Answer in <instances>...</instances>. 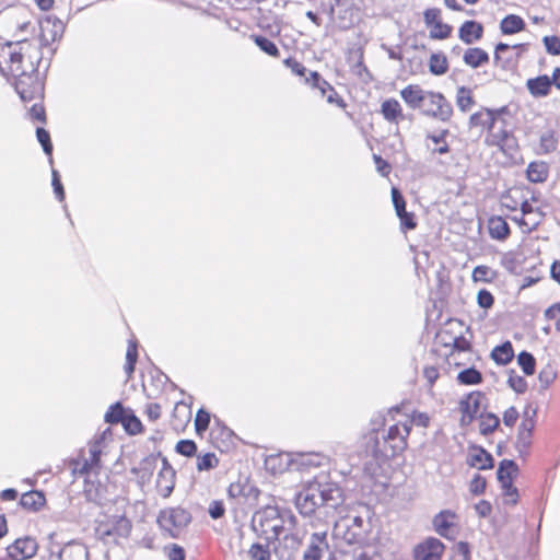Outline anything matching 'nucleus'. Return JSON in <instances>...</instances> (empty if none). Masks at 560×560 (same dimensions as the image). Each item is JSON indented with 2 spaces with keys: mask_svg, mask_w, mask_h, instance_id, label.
<instances>
[{
  "mask_svg": "<svg viewBox=\"0 0 560 560\" xmlns=\"http://www.w3.org/2000/svg\"><path fill=\"white\" fill-rule=\"evenodd\" d=\"M122 424L126 431L130 434H137L142 430V424L140 420L136 416L130 415L128 412L122 421Z\"/></svg>",
  "mask_w": 560,
  "mask_h": 560,
  "instance_id": "obj_49",
  "label": "nucleus"
},
{
  "mask_svg": "<svg viewBox=\"0 0 560 560\" xmlns=\"http://www.w3.org/2000/svg\"><path fill=\"white\" fill-rule=\"evenodd\" d=\"M488 230L493 240L504 241L510 235V226L501 217H491L488 220Z\"/></svg>",
  "mask_w": 560,
  "mask_h": 560,
  "instance_id": "obj_24",
  "label": "nucleus"
},
{
  "mask_svg": "<svg viewBox=\"0 0 560 560\" xmlns=\"http://www.w3.org/2000/svg\"><path fill=\"white\" fill-rule=\"evenodd\" d=\"M429 92L418 84H409L400 91V97L411 109H419L427 102Z\"/></svg>",
  "mask_w": 560,
  "mask_h": 560,
  "instance_id": "obj_15",
  "label": "nucleus"
},
{
  "mask_svg": "<svg viewBox=\"0 0 560 560\" xmlns=\"http://www.w3.org/2000/svg\"><path fill=\"white\" fill-rule=\"evenodd\" d=\"M381 113L384 118L390 122H397L402 118V108L399 102L395 98H389L383 102Z\"/></svg>",
  "mask_w": 560,
  "mask_h": 560,
  "instance_id": "obj_28",
  "label": "nucleus"
},
{
  "mask_svg": "<svg viewBox=\"0 0 560 560\" xmlns=\"http://www.w3.org/2000/svg\"><path fill=\"white\" fill-rule=\"evenodd\" d=\"M478 304L483 308H489L493 304V296L487 290H480L477 295Z\"/></svg>",
  "mask_w": 560,
  "mask_h": 560,
  "instance_id": "obj_63",
  "label": "nucleus"
},
{
  "mask_svg": "<svg viewBox=\"0 0 560 560\" xmlns=\"http://www.w3.org/2000/svg\"><path fill=\"white\" fill-rule=\"evenodd\" d=\"M127 411L122 408V406L117 402L110 406L109 410L105 413V421L109 423H117L124 421Z\"/></svg>",
  "mask_w": 560,
  "mask_h": 560,
  "instance_id": "obj_43",
  "label": "nucleus"
},
{
  "mask_svg": "<svg viewBox=\"0 0 560 560\" xmlns=\"http://www.w3.org/2000/svg\"><path fill=\"white\" fill-rule=\"evenodd\" d=\"M429 69L435 75L444 74L448 69L447 59L442 54H433L429 60Z\"/></svg>",
  "mask_w": 560,
  "mask_h": 560,
  "instance_id": "obj_37",
  "label": "nucleus"
},
{
  "mask_svg": "<svg viewBox=\"0 0 560 560\" xmlns=\"http://www.w3.org/2000/svg\"><path fill=\"white\" fill-rule=\"evenodd\" d=\"M526 174L532 183H542L548 177V165L544 162H532L527 167Z\"/></svg>",
  "mask_w": 560,
  "mask_h": 560,
  "instance_id": "obj_31",
  "label": "nucleus"
},
{
  "mask_svg": "<svg viewBox=\"0 0 560 560\" xmlns=\"http://www.w3.org/2000/svg\"><path fill=\"white\" fill-rule=\"evenodd\" d=\"M483 398L482 393L472 392L459 401L463 423H469L479 413Z\"/></svg>",
  "mask_w": 560,
  "mask_h": 560,
  "instance_id": "obj_12",
  "label": "nucleus"
},
{
  "mask_svg": "<svg viewBox=\"0 0 560 560\" xmlns=\"http://www.w3.org/2000/svg\"><path fill=\"white\" fill-rule=\"evenodd\" d=\"M37 552V542L31 537L18 538L7 548L10 560H27Z\"/></svg>",
  "mask_w": 560,
  "mask_h": 560,
  "instance_id": "obj_11",
  "label": "nucleus"
},
{
  "mask_svg": "<svg viewBox=\"0 0 560 560\" xmlns=\"http://www.w3.org/2000/svg\"><path fill=\"white\" fill-rule=\"evenodd\" d=\"M250 38L255 42V44L267 55L277 57L279 55V49L268 38L259 35H252Z\"/></svg>",
  "mask_w": 560,
  "mask_h": 560,
  "instance_id": "obj_40",
  "label": "nucleus"
},
{
  "mask_svg": "<svg viewBox=\"0 0 560 560\" xmlns=\"http://www.w3.org/2000/svg\"><path fill=\"white\" fill-rule=\"evenodd\" d=\"M483 27L480 23L475 21H466L458 31L459 38L465 44H472L479 40L482 36Z\"/></svg>",
  "mask_w": 560,
  "mask_h": 560,
  "instance_id": "obj_22",
  "label": "nucleus"
},
{
  "mask_svg": "<svg viewBox=\"0 0 560 560\" xmlns=\"http://www.w3.org/2000/svg\"><path fill=\"white\" fill-rule=\"evenodd\" d=\"M209 423H210V413L203 409H199L196 415V419H195L196 431L198 433L206 431L208 429Z\"/></svg>",
  "mask_w": 560,
  "mask_h": 560,
  "instance_id": "obj_51",
  "label": "nucleus"
},
{
  "mask_svg": "<svg viewBox=\"0 0 560 560\" xmlns=\"http://www.w3.org/2000/svg\"><path fill=\"white\" fill-rule=\"evenodd\" d=\"M249 556L254 560H269V549L260 544H254L249 549Z\"/></svg>",
  "mask_w": 560,
  "mask_h": 560,
  "instance_id": "obj_53",
  "label": "nucleus"
},
{
  "mask_svg": "<svg viewBox=\"0 0 560 560\" xmlns=\"http://www.w3.org/2000/svg\"><path fill=\"white\" fill-rule=\"evenodd\" d=\"M296 518L290 512L281 513L277 506H265L254 516V523L258 524L267 539H278L285 529L295 525Z\"/></svg>",
  "mask_w": 560,
  "mask_h": 560,
  "instance_id": "obj_3",
  "label": "nucleus"
},
{
  "mask_svg": "<svg viewBox=\"0 0 560 560\" xmlns=\"http://www.w3.org/2000/svg\"><path fill=\"white\" fill-rule=\"evenodd\" d=\"M487 143L490 145H497L504 153H511L516 149L515 138L505 129L499 128L498 130L492 129L488 137Z\"/></svg>",
  "mask_w": 560,
  "mask_h": 560,
  "instance_id": "obj_16",
  "label": "nucleus"
},
{
  "mask_svg": "<svg viewBox=\"0 0 560 560\" xmlns=\"http://www.w3.org/2000/svg\"><path fill=\"white\" fill-rule=\"evenodd\" d=\"M46 502L44 494L39 491H30L21 497L20 503L23 508L30 510H38Z\"/></svg>",
  "mask_w": 560,
  "mask_h": 560,
  "instance_id": "obj_34",
  "label": "nucleus"
},
{
  "mask_svg": "<svg viewBox=\"0 0 560 560\" xmlns=\"http://www.w3.org/2000/svg\"><path fill=\"white\" fill-rule=\"evenodd\" d=\"M517 362L526 375H532L535 372V359L534 357L523 351L517 357Z\"/></svg>",
  "mask_w": 560,
  "mask_h": 560,
  "instance_id": "obj_45",
  "label": "nucleus"
},
{
  "mask_svg": "<svg viewBox=\"0 0 560 560\" xmlns=\"http://www.w3.org/2000/svg\"><path fill=\"white\" fill-rule=\"evenodd\" d=\"M310 77H305L306 82H311L312 84L320 91L323 96H326V100L330 104L343 105L342 100H340L334 89L324 80H320L319 74L317 72H310Z\"/></svg>",
  "mask_w": 560,
  "mask_h": 560,
  "instance_id": "obj_18",
  "label": "nucleus"
},
{
  "mask_svg": "<svg viewBox=\"0 0 560 560\" xmlns=\"http://www.w3.org/2000/svg\"><path fill=\"white\" fill-rule=\"evenodd\" d=\"M39 51L35 42L20 38L0 46V71L4 75L18 77L36 72Z\"/></svg>",
  "mask_w": 560,
  "mask_h": 560,
  "instance_id": "obj_1",
  "label": "nucleus"
},
{
  "mask_svg": "<svg viewBox=\"0 0 560 560\" xmlns=\"http://www.w3.org/2000/svg\"><path fill=\"white\" fill-rule=\"evenodd\" d=\"M61 560H89L88 548L78 541L67 544L60 551Z\"/></svg>",
  "mask_w": 560,
  "mask_h": 560,
  "instance_id": "obj_23",
  "label": "nucleus"
},
{
  "mask_svg": "<svg viewBox=\"0 0 560 560\" xmlns=\"http://www.w3.org/2000/svg\"><path fill=\"white\" fill-rule=\"evenodd\" d=\"M469 125L470 127L488 129L490 132L497 126V116L490 109H481L470 116Z\"/></svg>",
  "mask_w": 560,
  "mask_h": 560,
  "instance_id": "obj_20",
  "label": "nucleus"
},
{
  "mask_svg": "<svg viewBox=\"0 0 560 560\" xmlns=\"http://www.w3.org/2000/svg\"><path fill=\"white\" fill-rule=\"evenodd\" d=\"M429 417L427 413H413L410 421L396 423L389 427L382 440L376 439L373 455L380 459H389L402 453L407 447V438L410 434L411 424L428 427Z\"/></svg>",
  "mask_w": 560,
  "mask_h": 560,
  "instance_id": "obj_2",
  "label": "nucleus"
},
{
  "mask_svg": "<svg viewBox=\"0 0 560 560\" xmlns=\"http://www.w3.org/2000/svg\"><path fill=\"white\" fill-rule=\"evenodd\" d=\"M317 483L320 503L323 506L337 509L343 502V492L341 488L331 481L314 480Z\"/></svg>",
  "mask_w": 560,
  "mask_h": 560,
  "instance_id": "obj_8",
  "label": "nucleus"
},
{
  "mask_svg": "<svg viewBox=\"0 0 560 560\" xmlns=\"http://www.w3.org/2000/svg\"><path fill=\"white\" fill-rule=\"evenodd\" d=\"M457 380L460 384L476 385L481 383L482 376L479 371L470 368L459 372Z\"/></svg>",
  "mask_w": 560,
  "mask_h": 560,
  "instance_id": "obj_39",
  "label": "nucleus"
},
{
  "mask_svg": "<svg viewBox=\"0 0 560 560\" xmlns=\"http://www.w3.org/2000/svg\"><path fill=\"white\" fill-rule=\"evenodd\" d=\"M558 140L552 131L544 132L539 140V154H548L557 149Z\"/></svg>",
  "mask_w": 560,
  "mask_h": 560,
  "instance_id": "obj_38",
  "label": "nucleus"
},
{
  "mask_svg": "<svg viewBox=\"0 0 560 560\" xmlns=\"http://www.w3.org/2000/svg\"><path fill=\"white\" fill-rule=\"evenodd\" d=\"M444 549L441 540L430 537L415 547L413 558L415 560H441Z\"/></svg>",
  "mask_w": 560,
  "mask_h": 560,
  "instance_id": "obj_10",
  "label": "nucleus"
},
{
  "mask_svg": "<svg viewBox=\"0 0 560 560\" xmlns=\"http://www.w3.org/2000/svg\"><path fill=\"white\" fill-rule=\"evenodd\" d=\"M542 212L539 210L533 214H526L525 217H513V221L518 224L523 233H530L537 229L542 220Z\"/></svg>",
  "mask_w": 560,
  "mask_h": 560,
  "instance_id": "obj_29",
  "label": "nucleus"
},
{
  "mask_svg": "<svg viewBox=\"0 0 560 560\" xmlns=\"http://www.w3.org/2000/svg\"><path fill=\"white\" fill-rule=\"evenodd\" d=\"M284 63L296 75L305 77V74L307 72L306 68L303 65H301L300 62H298L295 59L288 58L284 60Z\"/></svg>",
  "mask_w": 560,
  "mask_h": 560,
  "instance_id": "obj_64",
  "label": "nucleus"
},
{
  "mask_svg": "<svg viewBox=\"0 0 560 560\" xmlns=\"http://www.w3.org/2000/svg\"><path fill=\"white\" fill-rule=\"evenodd\" d=\"M513 347L510 341H506L501 346H497L491 352V358L493 361L501 365L508 364L513 359Z\"/></svg>",
  "mask_w": 560,
  "mask_h": 560,
  "instance_id": "obj_32",
  "label": "nucleus"
},
{
  "mask_svg": "<svg viewBox=\"0 0 560 560\" xmlns=\"http://www.w3.org/2000/svg\"><path fill=\"white\" fill-rule=\"evenodd\" d=\"M175 486V471L171 467V465L167 463L165 458L162 459V467L159 471L158 478H156V488L159 493L167 498Z\"/></svg>",
  "mask_w": 560,
  "mask_h": 560,
  "instance_id": "obj_17",
  "label": "nucleus"
},
{
  "mask_svg": "<svg viewBox=\"0 0 560 560\" xmlns=\"http://www.w3.org/2000/svg\"><path fill=\"white\" fill-rule=\"evenodd\" d=\"M350 526L352 527V529L345 533L343 537L349 542L358 541L360 537L365 533V522L363 517L353 516L352 518H343L336 523L335 529L339 535L341 528Z\"/></svg>",
  "mask_w": 560,
  "mask_h": 560,
  "instance_id": "obj_14",
  "label": "nucleus"
},
{
  "mask_svg": "<svg viewBox=\"0 0 560 560\" xmlns=\"http://www.w3.org/2000/svg\"><path fill=\"white\" fill-rule=\"evenodd\" d=\"M158 523L172 537H177L190 523V515L182 508H170L160 512Z\"/></svg>",
  "mask_w": 560,
  "mask_h": 560,
  "instance_id": "obj_4",
  "label": "nucleus"
},
{
  "mask_svg": "<svg viewBox=\"0 0 560 560\" xmlns=\"http://www.w3.org/2000/svg\"><path fill=\"white\" fill-rule=\"evenodd\" d=\"M467 463L478 469H488L493 466L492 456L483 448L475 447L471 450Z\"/></svg>",
  "mask_w": 560,
  "mask_h": 560,
  "instance_id": "obj_25",
  "label": "nucleus"
},
{
  "mask_svg": "<svg viewBox=\"0 0 560 560\" xmlns=\"http://www.w3.org/2000/svg\"><path fill=\"white\" fill-rule=\"evenodd\" d=\"M219 459L213 453H206L197 457V469L199 471L210 470L218 466Z\"/></svg>",
  "mask_w": 560,
  "mask_h": 560,
  "instance_id": "obj_44",
  "label": "nucleus"
},
{
  "mask_svg": "<svg viewBox=\"0 0 560 560\" xmlns=\"http://www.w3.org/2000/svg\"><path fill=\"white\" fill-rule=\"evenodd\" d=\"M105 447V433L96 436L90 444H89V455L97 457L100 459L103 451Z\"/></svg>",
  "mask_w": 560,
  "mask_h": 560,
  "instance_id": "obj_50",
  "label": "nucleus"
},
{
  "mask_svg": "<svg viewBox=\"0 0 560 560\" xmlns=\"http://www.w3.org/2000/svg\"><path fill=\"white\" fill-rule=\"evenodd\" d=\"M34 73L18 75L15 89L23 101L39 100L43 95V84Z\"/></svg>",
  "mask_w": 560,
  "mask_h": 560,
  "instance_id": "obj_7",
  "label": "nucleus"
},
{
  "mask_svg": "<svg viewBox=\"0 0 560 560\" xmlns=\"http://www.w3.org/2000/svg\"><path fill=\"white\" fill-rule=\"evenodd\" d=\"M499 425V418L493 413H487L481 417L480 420V432L482 434H489L493 432Z\"/></svg>",
  "mask_w": 560,
  "mask_h": 560,
  "instance_id": "obj_46",
  "label": "nucleus"
},
{
  "mask_svg": "<svg viewBox=\"0 0 560 560\" xmlns=\"http://www.w3.org/2000/svg\"><path fill=\"white\" fill-rule=\"evenodd\" d=\"M532 442V433L530 432H524L518 429L517 433V440H516V446L522 452L529 447Z\"/></svg>",
  "mask_w": 560,
  "mask_h": 560,
  "instance_id": "obj_60",
  "label": "nucleus"
},
{
  "mask_svg": "<svg viewBox=\"0 0 560 560\" xmlns=\"http://www.w3.org/2000/svg\"><path fill=\"white\" fill-rule=\"evenodd\" d=\"M328 548L327 533H314L310 537V542L303 552V560H322Z\"/></svg>",
  "mask_w": 560,
  "mask_h": 560,
  "instance_id": "obj_13",
  "label": "nucleus"
},
{
  "mask_svg": "<svg viewBox=\"0 0 560 560\" xmlns=\"http://www.w3.org/2000/svg\"><path fill=\"white\" fill-rule=\"evenodd\" d=\"M463 60L467 66L478 68L489 61V55L486 50L479 47H472L465 51Z\"/></svg>",
  "mask_w": 560,
  "mask_h": 560,
  "instance_id": "obj_27",
  "label": "nucleus"
},
{
  "mask_svg": "<svg viewBox=\"0 0 560 560\" xmlns=\"http://www.w3.org/2000/svg\"><path fill=\"white\" fill-rule=\"evenodd\" d=\"M73 472L81 476L95 472L100 468V459L97 457L89 455L85 457L82 455L72 463Z\"/></svg>",
  "mask_w": 560,
  "mask_h": 560,
  "instance_id": "obj_26",
  "label": "nucleus"
},
{
  "mask_svg": "<svg viewBox=\"0 0 560 560\" xmlns=\"http://www.w3.org/2000/svg\"><path fill=\"white\" fill-rule=\"evenodd\" d=\"M501 31L503 34H515L525 27L523 19L515 14H510L501 21Z\"/></svg>",
  "mask_w": 560,
  "mask_h": 560,
  "instance_id": "obj_35",
  "label": "nucleus"
},
{
  "mask_svg": "<svg viewBox=\"0 0 560 560\" xmlns=\"http://www.w3.org/2000/svg\"><path fill=\"white\" fill-rule=\"evenodd\" d=\"M444 343H445L446 346L452 345V346H453V348H454V349H456V350H458V351H466V350H468V349H469V347H470L469 341H468L465 337H462V336H459V337H454V338L452 339V342H451V340H444Z\"/></svg>",
  "mask_w": 560,
  "mask_h": 560,
  "instance_id": "obj_62",
  "label": "nucleus"
},
{
  "mask_svg": "<svg viewBox=\"0 0 560 560\" xmlns=\"http://www.w3.org/2000/svg\"><path fill=\"white\" fill-rule=\"evenodd\" d=\"M176 451L184 456H192L197 451V446L194 441L182 440L177 443Z\"/></svg>",
  "mask_w": 560,
  "mask_h": 560,
  "instance_id": "obj_55",
  "label": "nucleus"
},
{
  "mask_svg": "<svg viewBox=\"0 0 560 560\" xmlns=\"http://www.w3.org/2000/svg\"><path fill=\"white\" fill-rule=\"evenodd\" d=\"M508 384L514 392L518 394L524 393L527 388V383L524 377L515 374L513 371L509 374Z\"/></svg>",
  "mask_w": 560,
  "mask_h": 560,
  "instance_id": "obj_48",
  "label": "nucleus"
},
{
  "mask_svg": "<svg viewBox=\"0 0 560 560\" xmlns=\"http://www.w3.org/2000/svg\"><path fill=\"white\" fill-rule=\"evenodd\" d=\"M546 50L550 55H560V38L557 36H545L542 39Z\"/></svg>",
  "mask_w": 560,
  "mask_h": 560,
  "instance_id": "obj_57",
  "label": "nucleus"
},
{
  "mask_svg": "<svg viewBox=\"0 0 560 560\" xmlns=\"http://www.w3.org/2000/svg\"><path fill=\"white\" fill-rule=\"evenodd\" d=\"M36 136L38 142L42 144L43 150L46 154L51 155L52 152V144L50 141V136L47 130L44 128H37Z\"/></svg>",
  "mask_w": 560,
  "mask_h": 560,
  "instance_id": "obj_52",
  "label": "nucleus"
},
{
  "mask_svg": "<svg viewBox=\"0 0 560 560\" xmlns=\"http://www.w3.org/2000/svg\"><path fill=\"white\" fill-rule=\"evenodd\" d=\"M423 107V114L441 121H448L453 115L451 103L439 92L430 91Z\"/></svg>",
  "mask_w": 560,
  "mask_h": 560,
  "instance_id": "obj_5",
  "label": "nucleus"
},
{
  "mask_svg": "<svg viewBox=\"0 0 560 560\" xmlns=\"http://www.w3.org/2000/svg\"><path fill=\"white\" fill-rule=\"evenodd\" d=\"M137 345L133 341H130L127 348L126 352V364H125V372L128 376H131V374L135 371V364L137 362Z\"/></svg>",
  "mask_w": 560,
  "mask_h": 560,
  "instance_id": "obj_42",
  "label": "nucleus"
},
{
  "mask_svg": "<svg viewBox=\"0 0 560 560\" xmlns=\"http://www.w3.org/2000/svg\"><path fill=\"white\" fill-rule=\"evenodd\" d=\"M452 33V26L440 21L430 28V38L432 39H445L450 37Z\"/></svg>",
  "mask_w": 560,
  "mask_h": 560,
  "instance_id": "obj_47",
  "label": "nucleus"
},
{
  "mask_svg": "<svg viewBox=\"0 0 560 560\" xmlns=\"http://www.w3.org/2000/svg\"><path fill=\"white\" fill-rule=\"evenodd\" d=\"M495 278V272L488 266H477L472 271L475 282H491Z\"/></svg>",
  "mask_w": 560,
  "mask_h": 560,
  "instance_id": "obj_41",
  "label": "nucleus"
},
{
  "mask_svg": "<svg viewBox=\"0 0 560 560\" xmlns=\"http://www.w3.org/2000/svg\"><path fill=\"white\" fill-rule=\"evenodd\" d=\"M131 532V523L126 517H119L113 527L101 532V539L109 542L110 537H127Z\"/></svg>",
  "mask_w": 560,
  "mask_h": 560,
  "instance_id": "obj_21",
  "label": "nucleus"
},
{
  "mask_svg": "<svg viewBox=\"0 0 560 560\" xmlns=\"http://www.w3.org/2000/svg\"><path fill=\"white\" fill-rule=\"evenodd\" d=\"M423 20L427 26L432 27L441 20V10L436 8H431L424 11Z\"/></svg>",
  "mask_w": 560,
  "mask_h": 560,
  "instance_id": "obj_58",
  "label": "nucleus"
},
{
  "mask_svg": "<svg viewBox=\"0 0 560 560\" xmlns=\"http://www.w3.org/2000/svg\"><path fill=\"white\" fill-rule=\"evenodd\" d=\"M536 415V411L534 409H530V408H526L525 411H524V419L520 425V430L522 431H526V432H533L534 428H535V420H534V417Z\"/></svg>",
  "mask_w": 560,
  "mask_h": 560,
  "instance_id": "obj_54",
  "label": "nucleus"
},
{
  "mask_svg": "<svg viewBox=\"0 0 560 560\" xmlns=\"http://www.w3.org/2000/svg\"><path fill=\"white\" fill-rule=\"evenodd\" d=\"M486 489V479L481 477L480 475H476L470 483H469V490L474 494H481Z\"/></svg>",
  "mask_w": 560,
  "mask_h": 560,
  "instance_id": "obj_59",
  "label": "nucleus"
},
{
  "mask_svg": "<svg viewBox=\"0 0 560 560\" xmlns=\"http://www.w3.org/2000/svg\"><path fill=\"white\" fill-rule=\"evenodd\" d=\"M516 472L517 466L513 460H502L497 472L501 486H509Z\"/></svg>",
  "mask_w": 560,
  "mask_h": 560,
  "instance_id": "obj_30",
  "label": "nucleus"
},
{
  "mask_svg": "<svg viewBox=\"0 0 560 560\" xmlns=\"http://www.w3.org/2000/svg\"><path fill=\"white\" fill-rule=\"evenodd\" d=\"M526 88L533 97H545L550 93L551 79L548 75H539L528 79Z\"/></svg>",
  "mask_w": 560,
  "mask_h": 560,
  "instance_id": "obj_19",
  "label": "nucleus"
},
{
  "mask_svg": "<svg viewBox=\"0 0 560 560\" xmlns=\"http://www.w3.org/2000/svg\"><path fill=\"white\" fill-rule=\"evenodd\" d=\"M475 101L471 89L459 86L456 92V105L459 110L467 113L474 106Z\"/></svg>",
  "mask_w": 560,
  "mask_h": 560,
  "instance_id": "obj_33",
  "label": "nucleus"
},
{
  "mask_svg": "<svg viewBox=\"0 0 560 560\" xmlns=\"http://www.w3.org/2000/svg\"><path fill=\"white\" fill-rule=\"evenodd\" d=\"M317 493H319L318 487L314 480L304 486L298 493L295 498V506L301 514L310 516L314 514L316 509L323 506Z\"/></svg>",
  "mask_w": 560,
  "mask_h": 560,
  "instance_id": "obj_6",
  "label": "nucleus"
},
{
  "mask_svg": "<svg viewBox=\"0 0 560 560\" xmlns=\"http://www.w3.org/2000/svg\"><path fill=\"white\" fill-rule=\"evenodd\" d=\"M397 215L404 229L412 230L416 228L415 215L410 212H407L406 209H404V212H397Z\"/></svg>",
  "mask_w": 560,
  "mask_h": 560,
  "instance_id": "obj_61",
  "label": "nucleus"
},
{
  "mask_svg": "<svg viewBox=\"0 0 560 560\" xmlns=\"http://www.w3.org/2000/svg\"><path fill=\"white\" fill-rule=\"evenodd\" d=\"M522 199H524L522 196V190L510 189L505 195L501 197V205L511 211H516L521 206Z\"/></svg>",
  "mask_w": 560,
  "mask_h": 560,
  "instance_id": "obj_36",
  "label": "nucleus"
},
{
  "mask_svg": "<svg viewBox=\"0 0 560 560\" xmlns=\"http://www.w3.org/2000/svg\"><path fill=\"white\" fill-rule=\"evenodd\" d=\"M433 526L439 535L454 538L457 534L458 516L451 510L441 511L434 516Z\"/></svg>",
  "mask_w": 560,
  "mask_h": 560,
  "instance_id": "obj_9",
  "label": "nucleus"
},
{
  "mask_svg": "<svg viewBox=\"0 0 560 560\" xmlns=\"http://www.w3.org/2000/svg\"><path fill=\"white\" fill-rule=\"evenodd\" d=\"M445 135L446 131H443L441 135L428 137L434 144L439 145L432 149L433 152H438L440 154H445L448 152V145L445 142Z\"/></svg>",
  "mask_w": 560,
  "mask_h": 560,
  "instance_id": "obj_56",
  "label": "nucleus"
}]
</instances>
